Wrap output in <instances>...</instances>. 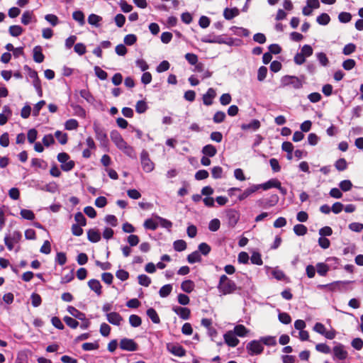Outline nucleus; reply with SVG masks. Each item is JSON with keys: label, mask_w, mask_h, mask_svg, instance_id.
<instances>
[{"label": "nucleus", "mask_w": 363, "mask_h": 363, "mask_svg": "<svg viewBox=\"0 0 363 363\" xmlns=\"http://www.w3.org/2000/svg\"><path fill=\"white\" fill-rule=\"evenodd\" d=\"M74 220L81 226H85L86 225V219L82 212H77L74 215Z\"/></svg>", "instance_id": "4d7b16f0"}, {"label": "nucleus", "mask_w": 363, "mask_h": 363, "mask_svg": "<svg viewBox=\"0 0 363 363\" xmlns=\"http://www.w3.org/2000/svg\"><path fill=\"white\" fill-rule=\"evenodd\" d=\"M158 223H157L152 218H148L145 220L143 224L145 228L152 230H156L158 227Z\"/></svg>", "instance_id": "09e8293b"}, {"label": "nucleus", "mask_w": 363, "mask_h": 363, "mask_svg": "<svg viewBox=\"0 0 363 363\" xmlns=\"http://www.w3.org/2000/svg\"><path fill=\"white\" fill-rule=\"evenodd\" d=\"M250 261L253 264L262 265L263 264L261 255L258 252H254L252 254Z\"/></svg>", "instance_id": "5fc2aeb1"}, {"label": "nucleus", "mask_w": 363, "mask_h": 363, "mask_svg": "<svg viewBox=\"0 0 363 363\" xmlns=\"http://www.w3.org/2000/svg\"><path fill=\"white\" fill-rule=\"evenodd\" d=\"M172 311L183 320H188L190 317L191 311L188 308L174 306Z\"/></svg>", "instance_id": "4468645a"}, {"label": "nucleus", "mask_w": 363, "mask_h": 363, "mask_svg": "<svg viewBox=\"0 0 363 363\" xmlns=\"http://www.w3.org/2000/svg\"><path fill=\"white\" fill-rule=\"evenodd\" d=\"M352 19V15L348 12H341L338 15V20L342 23H347Z\"/></svg>", "instance_id": "e2e57ef3"}, {"label": "nucleus", "mask_w": 363, "mask_h": 363, "mask_svg": "<svg viewBox=\"0 0 363 363\" xmlns=\"http://www.w3.org/2000/svg\"><path fill=\"white\" fill-rule=\"evenodd\" d=\"M55 136L58 140L59 143L62 145H65L67 143V133H62L60 130H57L55 133Z\"/></svg>", "instance_id": "0e129e2a"}, {"label": "nucleus", "mask_w": 363, "mask_h": 363, "mask_svg": "<svg viewBox=\"0 0 363 363\" xmlns=\"http://www.w3.org/2000/svg\"><path fill=\"white\" fill-rule=\"evenodd\" d=\"M225 342L232 347H236L239 344V340L236 337V335L232 330H229L225 333L223 335Z\"/></svg>", "instance_id": "9b49d317"}, {"label": "nucleus", "mask_w": 363, "mask_h": 363, "mask_svg": "<svg viewBox=\"0 0 363 363\" xmlns=\"http://www.w3.org/2000/svg\"><path fill=\"white\" fill-rule=\"evenodd\" d=\"M194 282L190 279L182 281L181 284V289L183 291L190 294L194 289Z\"/></svg>", "instance_id": "bb28decb"}, {"label": "nucleus", "mask_w": 363, "mask_h": 363, "mask_svg": "<svg viewBox=\"0 0 363 363\" xmlns=\"http://www.w3.org/2000/svg\"><path fill=\"white\" fill-rule=\"evenodd\" d=\"M260 127V122L257 119L252 120L249 123H243L241 125V128L243 130H257Z\"/></svg>", "instance_id": "4be33fe9"}, {"label": "nucleus", "mask_w": 363, "mask_h": 363, "mask_svg": "<svg viewBox=\"0 0 363 363\" xmlns=\"http://www.w3.org/2000/svg\"><path fill=\"white\" fill-rule=\"evenodd\" d=\"M317 272L320 276H325L329 271V267L327 264L319 262L316 264Z\"/></svg>", "instance_id": "ea45409f"}, {"label": "nucleus", "mask_w": 363, "mask_h": 363, "mask_svg": "<svg viewBox=\"0 0 363 363\" xmlns=\"http://www.w3.org/2000/svg\"><path fill=\"white\" fill-rule=\"evenodd\" d=\"M187 261L190 264L200 262L201 261V256L199 251L196 250L187 256Z\"/></svg>", "instance_id": "72a5a7b5"}, {"label": "nucleus", "mask_w": 363, "mask_h": 363, "mask_svg": "<svg viewBox=\"0 0 363 363\" xmlns=\"http://www.w3.org/2000/svg\"><path fill=\"white\" fill-rule=\"evenodd\" d=\"M45 19L52 26H56L59 23V18L55 14H47L45 16Z\"/></svg>", "instance_id": "774afa93"}, {"label": "nucleus", "mask_w": 363, "mask_h": 363, "mask_svg": "<svg viewBox=\"0 0 363 363\" xmlns=\"http://www.w3.org/2000/svg\"><path fill=\"white\" fill-rule=\"evenodd\" d=\"M67 311L69 313H70L74 318L80 320H84L86 319V315L84 313L79 311L76 308L72 306H69L67 308Z\"/></svg>", "instance_id": "5701e85b"}, {"label": "nucleus", "mask_w": 363, "mask_h": 363, "mask_svg": "<svg viewBox=\"0 0 363 363\" xmlns=\"http://www.w3.org/2000/svg\"><path fill=\"white\" fill-rule=\"evenodd\" d=\"M262 345H265L267 346H274L277 345L276 337L274 336H266L262 337L259 340Z\"/></svg>", "instance_id": "4c0bfd02"}, {"label": "nucleus", "mask_w": 363, "mask_h": 363, "mask_svg": "<svg viewBox=\"0 0 363 363\" xmlns=\"http://www.w3.org/2000/svg\"><path fill=\"white\" fill-rule=\"evenodd\" d=\"M232 331L235 335L239 337H245L249 332V330L243 325L240 324L235 326L234 330Z\"/></svg>", "instance_id": "473e14b6"}, {"label": "nucleus", "mask_w": 363, "mask_h": 363, "mask_svg": "<svg viewBox=\"0 0 363 363\" xmlns=\"http://www.w3.org/2000/svg\"><path fill=\"white\" fill-rule=\"evenodd\" d=\"M335 167L338 171H344L347 167V163L344 158H340L338 159L335 163Z\"/></svg>", "instance_id": "13d9d810"}, {"label": "nucleus", "mask_w": 363, "mask_h": 363, "mask_svg": "<svg viewBox=\"0 0 363 363\" xmlns=\"http://www.w3.org/2000/svg\"><path fill=\"white\" fill-rule=\"evenodd\" d=\"M87 238L91 242H97L101 240V233L95 229H89L87 231Z\"/></svg>", "instance_id": "393cba45"}, {"label": "nucleus", "mask_w": 363, "mask_h": 363, "mask_svg": "<svg viewBox=\"0 0 363 363\" xmlns=\"http://www.w3.org/2000/svg\"><path fill=\"white\" fill-rule=\"evenodd\" d=\"M63 320L65 323L71 328H77L79 325V322L72 317L65 316Z\"/></svg>", "instance_id": "052dcab7"}, {"label": "nucleus", "mask_w": 363, "mask_h": 363, "mask_svg": "<svg viewBox=\"0 0 363 363\" xmlns=\"http://www.w3.org/2000/svg\"><path fill=\"white\" fill-rule=\"evenodd\" d=\"M79 126V123L77 120L71 118L67 120L65 123V128L68 130H76Z\"/></svg>", "instance_id": "a18cd8bd"}, {"label": "nucleus", "mask_w": 363, "mask_h": 363, "mask_svg": "<svg viewBox=\"0 0 363 363\" xmlns=\"http://www.w3.org/2000/svg\"><path fill=\"white\" fill-rule=\"evenodd\" d=\"M352 283L351 281H336L333 283L320 285L319 288H328L330 291H347L350 290L349 285Z\"/></svg>", "instance_id": "f03ea898"}, {"label": "nucleus", "mask_w": 363, "mask_h": 363, "mask_svg": "<svg viewBox=\"0 0 363 363\" xmlns=\"http://www.w3.org/2000/svg\"><path fill=\"white\" fill-rule=\"evenodd\" d=\"M216 96V90L213 88H209L207 92L203 95V103L206 106H211L213 104V99Z\"/></svg>", "instance_id": "dca6fc26"}, {"label": "nucleus", "mask_w": 363, "mask_h": 363, "mask_svg": "<svg viewBox=\"0 0 363 363\" xmlns=\"http://www.w3.org/2000/svg\"><path fill=\"white\" fill-rule=\"evenodd\" d=\"M281 86H291L296 89H299L303 86L302 81L296 76L285 75L281 79Z\"/></svg>", "instance_id": "7ed1b4c3"}, {"label": "nucleus", "mask_w": 363, "mask_h": 363, "mask_svg": "<svg viewBox=\"0 0 363 363\" xmlns=\"http://www.w3.org/2000/svg\"><path fill=\"white\" fill-rule=\"evenodd\" d=\"M33 19L35 21H36V19L35 18V16H33V11H26L22 14L21 23L23 25H28Z\"/></svg>", "instance_id": "a878e982"}, {"label": "nucleus", "mask_w": 363, "mask_h": 363, "mask_svg": "<svg viewBox=\"0 0 363 363\" xmlns=\"http://www.w3.org/2000/svg\"><path fill=\"white\" fill-rule=\"evenodd\" d=\"M20 214L24 219L33 220L35 218V214L31 210L21 209Z\"/></svg>", "instance_id": "6e6d98bb"}, {"label": "nucleus", "mask_w": 363, "mask_h": 363, "mask_svg": "<svg viewBox=\"0 0 363 363\" xmlns=\"http://www.w3.org/2000/svg\"><path fill=\"white\" fill-rule=\"evenodd\" d=\"M257 185L259 189H262L263 190H268L271 188L277 189V187H280V182L277 179H271L265 183Z\"/></svg>", "instance_id": "f3484780"}, {"label": "nucleus", "mask_w": 363, "mask_h": 363, "mask_svg": "<svg viewBox=\"0 0 363 363\" xmlns=\"http://www.w3.org/2000/svg\"><path fill=\"white\" fill-rule=\"evenodd\" d=\"M336 345L333 347V359L345 360L347 359L348 353L345 350V346L341 343H335Z\"/></svg>", "instance_id": "1a4fd4ad"}, {"label": "nucleus", "mask_w": 363, "mask_h": 363, "mask_svg": "<svg viewBox=\"0 0 363 363\" xmlns=\"http://www.w3.org/2000/svg\"><path fill=\"white\" fill-rule=\"evenodd\" d=\"M316 57H317V60H318L319 63L322 66L326 67L328 65L329 60H328L327 55L324 52H320L316 53Z\"/></svg>", "instance_id": "864d4df0"}, {"label": "nucleus", "mask_w": 363, "mask_h": 363, "mask_svg": "<svg viewBox=\"0 0 363 363\" xmlns=\"http://www.w3.org/2000/svg\"><path fill=\"white\" fill-rule=\"evenodd\" d=\"M246 349L250 355L259 354L263 352L264 347L260 340H252L247 343Z\"/></svg>", "instance_id": "423d86ee"}, {"label": "nucleus", "mask_w": 363, "mask_h": 363, "mask_svg": "<svg viewBox=\"0 0 363 363\" xmlns=\"http://www.w3.org/2000/svg\"><path fill=\"white\" fill-rule=\"evenodd\" d=\"M88 286L90 288L91 290H92L93 291H94L97 296H101V294H102V291H101V284L100 283V281L97 279H90L89 281H88Z\"/></svg>", "instance_id": "a211bd4d"}, {"label": "nucleus", "mask_w": 363, "mask_h": 363, "mask_svg": "<svg viewBox=\"0 0 363 363\" xmlns=\"http://www.w3.org/2000/svg\"><path fill=\"white\" fill-rule=\"evenodd\" d=\"M102 21V18L100 16H98L94 13H91L88 17V23L94 26L96 28L100 27V22Z\"/></svg>", "instance_id": "c756f323"}, {"label": "nucleus", "mask_w": 363, "mask_h": 363, "mask_svg": "<svg viewBox=\"0 0 363 363\" xmlns=\"http://www.w3.org/2000/svg\"><path fill=\"white\" fill-rule=\"evenodd\" d=\"M201 152L204 155V156L212 157L216 155L217 150L215 146L209 144L203 147Z\"/></svg>", "instance_id": "b1692460"}, {"label": "nucleus", "mask_w": 363, "mask_h": 363, "mask_svg": "<svg viewBox=\"0 0 363 363\" xmlns=\"http://www.w3.org/2000/svg\"><path fill=\"white\" fill-rule=\"evenodd\" d=\"M315 350L323 354H330L331 352L330 347L325 343H319L315 345Z\"/></svg>", "instance_id": "680f3d73"}, {"label": "nucleus", "mask_w": 363, "mask_h": 363, "mask_svg": "<svg viewBox=\"0 0 363 363\" xmlns=\"http://www.w3.org/2000/svg\"><path fill=\"white\" fill-rule=\"evenodd\" d=\"M147 104L143 100L138 101L135 104V111L138 113H145L147 110Z\"/></svg>", "instance_id": "37998d69"}, {"label": "nucleus", "mask_w": 363, "mask_h": 363, "mask_svg": "<svg viewBox=\"0 0 363 363\" xmlns=\"http://www.w3.org/2000/svg\"><path fill=\"white\" fill-rule=\"evenodd\" d=\"M118 148L121 150L125 155L132 158L136 159L137 155L134 148L129 145L125 141L120 145Z\"/></svg>", "instance_id": "f8f14e48"}, {"label": "nucleus", "mask_w": 363, "mask_h": 363, "mask_svg": "<svg viewBox=\"0 0 363 363\" xmlns=\"http://www.w3.org/2000/svg\"><path fill=\"white\" fill-rule=\"evenodd\" d=\"M23 29L18 25L11 26L9 29V34L13 37H18L22 34Z\"/></svg>", "instance_id": "f704fd0d"}, {"label": "nucleus", "mask_w": 363, "mask_h": 363, "mask_svg": "<svg viewBox=\"0 0 363 363\" xmlns=\"http://www.w3.org/2000/svg\"><path fill=\"white\" fill-rule=\"evenodd\" d=\"M211 250L210 245H208L206 242H201L198 246V250L200 255H203L204 256L208 255Z\"/></svg>", "instance_id": "a19ab883"}, {"label": "nucleus", "mask_w": 363, "mask_h": 363, "mask_svg": "<svg viewBox=\"0 0 363 363\" xmlns=\"http://www.w3.org/2000/svg\"><path fill=\"white\" fill-rule=\"evenodd\" d=\"M72 18L74 21L78 22L79 26H82L85 24V16L82 11L78 10L74 11L72 13Z\"/></svg>", "instance_id": "c85d7f7f"}, {"label": "nucleus", "mask_w": 363, "mask_h": 363, "mask_svg": "<svg viewBox=\"0 0 363 363\" xmlns=\"http://www.w3.org/2000/svg\"><path fill=\"white\" fill-rule=\"evenodd\" d=\"M294 231L296 235L302 236L306 234L307 228L303 224H296L294 226Z\"/></svg>", "instance_id": "49530a36"}, {"label": "nucleus", "mask_w": 363, "mask_h": 363, "mask_svg": "<svg viewBox=\"0 0 363 363\" xmlns=\"http://www.w3.org/2000/svg\"><path fill=\"white\" fill-rule=\"evenodd\" d=\"M93 128L96 135V138L100 142L101 146H107L108 144V139L104 128L101 127L97 123H94Z\"/></svg>", "instance_id": "20e7f679"}, {"label": "nucleus", "mask_w": 363, "mask_h": 363, "mask_svg": "<svg viewBox=\"0 0 363 363\" xmlns=\"http://www.w3.org/2000/svg\"><path fill=\"white\" fill-rule=\"evenodd\" d=\"M119 346L121 350L128 352H135L138 349V344L133 339L129 338L121 339Z\"/></svg>", "instance_id": "0eeeda50"}, {"label": "nucleus", "mask_w": 363, "mask_h": 363, "mask_svg": "<svg viewBox=\"0 0 363 363\" xmlns=\"http://www.w3.org/2000/svg\"><path fill=\"white\" fill-rule=\"evenodd\" d=\"M110 137L117 147L125 141L121 133L116 130H113L111 132Z\"/></svg>", "instance_id": "aec40b11"}, {"label": "nucleus", "mask_w": 363, "mask_h": 363, "mask_svg": "<svg viewBox=\"0 0 363 363\" xmlns=\"http://www.w3.org/2000/svg\"><path fill=\"white\" fill-rule=\"evenodd\" d=\"M33 60L37 63H41L45 59V56L42 52V48L40 45H37L33 48Z\"/></svg>", "instance_id": "412c9836"}, {"label": "nucleus", "mask_w": 363, "mask_h": 363, "mask_svg": "<svg viewBox=\"0 0 363 363\" xmlns=\"http://www.w3.org/2000/svg\"><path fill=\"white\" fill-rule=\"evenodd\" d=\"M79 94L81 97L84 99L89 104H92L94 101V96L87 89H82L79 91Z\"/></svg>", "instance_id": "8fccbe9b"}, {"label": "nucleus", "mask_w": 363, "mask_h": 363, "mask_svg": "<svg viewBox=\"0 0 363 363\" xmlns=\"http://www.w3.org/2000/svg\"><path fill=\"white\" fill-rule=\"evenodd\" d=\"M129 323L133 328L139 327L142 323L141 318L138 315H130L129 317Z\"/></svg>", "instance_id": "58836bf2"}, {"label": "nucleus", "mask_w": 363, "mask_h": 363, "mask_svg": "<svg viewBox=\"0 0 363 363\" xmlns=\"http://www.w3.org/2000/svg\"><path fill=\"white\" fill-rule=\"evenodd\" d=\"M226 219L229 227L234 228L240 219L238 211L230 208L226 211Z\"/></svg>", "instance_id": "6e6552de"}, {"label": "nucleus", "mask_w": 363, "mask_h": 363, "mask_svg": "<svg viewBox=\"0 0 363 363\" xmlns=\"http://www.w3.org/2000/svg\"><path fill=\"white\" fill-rule=\"evenodd\" d=\"M40 190L50 193H55L58 190V186L55 182H51L44 186L40 188Z\"/></svg>", "instance_id": "c9c22d12"}, {"label": "nucleus", "mask_w": 363, "mask_h": 363, "mask_svg": "<svg viewBox=\"0 0 363 363\" xmlns=\"http://www.w3.org/2000/svg\"><path fill=\"white\" fill-rule=\"evenodd\" d=\"M316 21L322 26L328 25L330 21V16L326 13H323L316 18Z\"/></svg>", "instance_id": "e433bc0d"}, {"label": "nucleus", "mask_w": 363, "mask_h": 363, "mask_svg": "<svg viewBox=\"0 0 363 363\" xmlns=\"http://www.w3.org/2000/svg\"><path fill=\"white\" fill-rule=\"evenodd\" d=\"M141 165L143 171L145 172H151L155 167L154 163L151 161L148 152L143 150L140 154Z\"/></svg>", "instance_id": "39448f33"}, {"label": "nucleus", "mask_w": 363, "mask_h": 363, "mask_svg": "<svg viewBox=\"0 0 363 363\" xmlns=\"http://www.w3.org/2000/svg\"><path fill=\"white\" fill-rule=\"evenodd\" d=\"M147 315L152 321V323L158 324L160 322V317L153 308H150L146 311Z\"/></svg>", "instance_id": "7c9ffc66"}, {"label": "nucleus", "mask_w": 363, "mask_h": 363, "mask_svg": "<svg viewBox=\"0 0 363 363\" xmlns=\"http://www.w3.org/2000/svg\"><path fill=\"white\" fill-rule=\"evenodd\" d=\"M220 222L218 218L212 219L208 224V229L212 232H216L220 228Z\"/></svg>", "instance_id": "338daca9"}, {"label": "nucleus", "mask_w": 363, "mask_h": 363, "mask_svg": "<svg viewBox=\"0 0 363 363\" xmlns=\"http://www.w3.org/2000/svg\"><path fill=\"white\" fill-rule=\"evenodd\" d=\"M237 289L235 283L230 279L225 274H223L220 277L218 284V291L222 295H227L233 293Z\"/></svg>", "instance_id": "f257e3e1"}, {"label": "nucleus", "mask_w": 363, "mask_h": 363, "mask_svg": "<svg viewBox=\"0 0 363 363\" xmlns=\"http://www.w3.org/2000/svg\"><path fill=\"white\" fill-rule=\"evenodd\" d=\"M259 189L257 184H252L248 188L245 189L242 194H240L238 199L239 201H243L250 196L252 194L258 191Z\"/></svg>", "instance_id": "ddd939ff"}, {"label": "nucleus", "mask_w": 363, "mask_h": 363, "mask_svg": "<svg viewBox=\"0 0 363 363\" xmlns=\"http://www.w3.org/2000/svg\"><path fill=\"white\" fill-rule=\"evenodd\" d=\"M72 108L74 111V114L78 117L84 118L86 117V111L80 105L72 104Z\"/></svg>", "instance_id": "2f4dec72"}, {"label": "nucleus", "mask_w": 363, "mask_h": 363, "mask_svg": "<svg viewBox=\"0 0 363 363\" xmlns=\"http://www.w3.org/2000/svg\"><path fill=\"white\" fill-rule=\"evenodd\" d=\"M166 347L167 351L176 357H182L186 354L185 349L179 344L167 343Z\"/></svg>", "instance_id": "9d476101"}, {"label": "nucleus", "mask_w": 363, "mask_h": 363, "mask_svg": "<svg viewBox=\"0 0 363 363\" xmlns=\"http://www.w3.org/2000/svg\"><path fill=\"white\" fill-rule=\"evenodd\" d=\"M279 320L284 324H289L291 322V316L285 312L279 313L278 315Z\"/></svg>", "instance_id": "69168bd1"}, {"label": "nucleus", "mask_w": 363, "mask_h": 363, "mask_svg": "<svg viewBox=\"0 0 363 363\" xmlns=\"http://www.w3.org/2000/svg\"><path fill=\"white\" fill-rule=\"evenodd\" d=\"M226 115L225 112L218 111L215 113L213 117V121L215 123H220L225 121Z\"/></svg>", "instance_id": "3c124183"}, {"label": "nucleus", "mask_w": 363, "mask_h": 363, "mask_svg": "<svg viewBox=\"0 0 363 363\" xmlns=\"http://www.w3.org/2000/svg\"><path fill=\"white\" fill-rule=\"evenodd\" d=\"M155 218L159 221V223L161 227L164 228L167 230H169L172 226V223L164 218H162L159 216H155Z\"/></svg>", "instance_id": "c03bdc74"}, {"label": "nucleus", "mask_w": 363, "mask_h": 363, "mask_svg": "<svg viewBox=\"0 0 363 363\" xmlns=\"http://www.w3.org/2000/svg\"><path fill=\"white\" fill-rule=\"evenodd\" d=\"M174 249L177 252H182L186 248V242L183 240H177L173 243Z\"/></svg>", "instance_id": "de8ad7c7"}, {"label": "nucleus", "mask_w": 363, "mask_h": 363, "mask_svg": "<svg viewBox=\"0 0 363 363\" xmlns=\"http://www.w3.org/2000/svg\"><path fill=\"white\" fill-rule=\"evenodd\" d=\"M326 262H327V265H328V267H329V269L330 268L337 269L340 264V259L335 257H331L327 258Z\"/></svg>", "instance_id": "bf43d9fd"}, {"label": "nucleus", "mask_w": 363, "mask_h": 363, "mask_svg": "<svg viewBox=\"0 0 363 363\" xmlns=\"http://www.w3.org/2000/svg\"><path fill=\"white\" fill-rule=\"evenodd\" d=\"M230 30L236 35L247 37L250 35V31L247 28L237 26H232Z\"/></svg>", "instance_id": "cd10ccee"}, {"label": "nucleus", "mask_w": 363, "mask_h": 363, "mask_svg": "<svg viewBox=\"0 0 363 363\" xmlns=\"http://www.w3.org/2000/svg\"><path fill=\"white\" fill-rule=\"evenodd\" d=\"M138 283L141 286L147 287L151 284V279L146 274H140L138 277Z\"/></svg>", "instance_id": "603ef678"}, {"label": "nucleus", "mask_w": 363, "mask_h": 363, "mask_svg": "<svg viewBox=\"0 0 363 363\" xmlns=\"http://www.w3.org/2000/svg\"><path fill=\"white\" fill-rule=\"evenodd\" d=\"M172 291V286L171 284H165L162 286L159 291V294L161 297L165 298L168 296Z\"/></svg>", "instance_id": "79ce46f5"}, {"label": "nucleus", "mask_w": 363, "mask_h": 363, "mask_svg": "<svg viewBox=\"0 0 363 363\" xmlns=\"http://www.w3.org/2000/svg\"><path fill=\"white\" fill-rule=\"evenodd\" d=\"M240 14V11L238 8L234 7L232 9L225 8L223 11V16L226 20H231Z\"/></svg>", "instance_id": "6ab92c4d"}, {"label": "nucleus", "mask_w": 363, "mask_h": 363, "mask_svg": "<svg viewBox=\"0 0 363 363\" xmlns=\"http://www.w3.org/2000/svg\"><path fill=\"white\" fill-rule=\"evenodd\" d=\"M106 315L108 323L114 325H120L123 320L122 316L117 312H111L109 313H106Z\"/></svg>", "instance_id": "2eb2a0df"}]
</instances>
